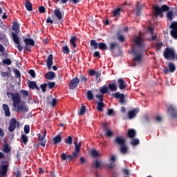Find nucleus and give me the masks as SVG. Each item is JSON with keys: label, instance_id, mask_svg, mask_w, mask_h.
<instances>
[{"label": "nucleus", "instance_id": "obj_1", "mask_svg": "<svg viewBox=\"0 0 177 177\" xmlns=\"http://www.w3.org/2000/svg\"><path fill=\"white\" fill-rule=\"evenodd\" d=\"M6 95L8 96V97L11 96L12 105L14 107H15V109H17V113H28V106L26 104V103H21V97H20V94H19V93H15L13 94V93L7 91Z\"/></svg>", "mask_w": 177, "mask_h": 177}, {"label": "nucleus", "instance_id": "obj_2", "mask_svg": "<svg viewBox=\"0 0 177 177\" xmlns=\"http://www.w3.org/2000/svg\"><path fill=\"white\" fill-rule=\"evenodd\" d=\"M153 10L155 12V15L156 16H160V17H163L164 15L162 13H164V12H167L166 17L168 21H172L175 18V13L174 12V10H169V6L166 4L162 5L161 7L156 6L153 7Z\"/></svg>", "mask_w": 177, "mask_h": 177}, {"label": "nucleus", "instance_id": "obj_3", "mask_svg": "<svg viewBox=\"0 0 177 177\" xmlns=\"http://www.w3.org/2000/svg\"><path fill=\"white\" fill-rule=\"evenodd\" d=\"M116 145L120 146V150L122 154H127L128 153V146H127V143L125 142V138H122V137H116L113 140Z\"/></svg>", "mask_w": 177, "mask_h": 177}, {"label": "nucleus", "instance_id": "obj_4", "mask_svg": "<svg viewBox=\"0 0 177 177\" xmlns=\"http://www.w3.org/2000/svg\"><path fill=\"white\" fill-rule=\"evenodd\" d=\"M163 57L166 60H175V50L167 47L163 51Z\"/></svg>", "mask_w": 177, "mask_h": 177}, {"label": "nucleus", "instance_id": "obj_5", "mask_svg": "<svg viewBox=\"0 0 177 177\" xmlns=\"http://www.w3.org/2000/svg\"><path fill=\"white\" fill-rule=\"evenodd\" d=\"M9 169V162L4 160L1 162L0 165V177H6Z\"/></svg>", "mask_w": 177, "mask_h": 177}, {"label": "nucleus", "instance_id": "obj_6", "mask_svg": "<svg viewBox=\"0 0 177 177\" xmlns=\"http://www.w3.org/2000/svg\"><path fill=\"white\" fill-rule=\"evenodd\" d=\"M12 37L13 42L17 45L19 52H23V46L21 45V43H20V38H19V36H17L16 33L12 32Z\"/></svg>", "mask_w": 177, "mask_h": 177}, {"label": "nucleus", "instance_id": "obj_7", "mask_svg": "<svg viewBox=\"0 0 177 177\" xmlns=\"http://www.w3.org/2000/svg\"><path fill=\"white\" fill-rule=\"evenodd\" d=\"M167 112L169 114L171 118H177V109L174 105H169L167 107Z\"/></svg>", "mask_w": 177, "mask_h": 177}, {"label": "nucleus", "instance_id": "obj_8", "mask_svg": "<svg viewBox=\"0 0 177 177\" xmlns=\"http://www.w3.org/2000/svg\"><path fill=\"white\" fill-rule=\"evenodd\" d=\"M80 85V78L78 77H74L71 80L68 84L69 89H77V87Z\"/></svg>", "mask_w": 177, "mask_h": 177}, {"label": "nucleus", "instance_id": "obj_9", "mask_svg": "<svg viewBox=\"0 0 177 177\" xmlns=\"http://www.w3.org/2000/svg\"><path fill=\"white\" fill-rule=\"evenodd\" d=\"M18 125V127L20 125V123L17 121H16V118H12L10 120V125L8 127V131L9 132H14L15 129H16V126Z\"/></svg>", "mask_w": 177, "mask_h": 177}, {"label": "nucleus", "instance_id": "obj_10", "mask_svg": "<svg viewBox=\"0 0 177 177\" xmlns=\"http://www.w3.org/2000/svg\"><path fill=\"white\" fill-rule=\"evenodd\" d=\"M45 138H46V130H45L43 134H38V139L40 142V143H38V145L42 146V147H45L46 145V140H45Z\"/></svg>", "mask_w": 177, "mask_h": 177}, {"label": "nucleus", "instance_id": "obj_11", "mask_svg": "<svg viewBox=\"0 0 177 177\" xmlns=\"http://www.w3.org/2000/svg\"><path fill=\"white\" fill-rule=\"evenodd\" d=\"M112 96H113L114 97L118 99V100H119V103H120V104H124V103H125V95H124L123 93H121L120 92H116V93H113L112 95Z\"/></svg>", "mask_w": 177, "mask_h": 177}, {"label": "nucleus", "instance_id": "obj_12", "mask_svg": "<svg viewBox=\"0 0 177 177\" xmlns=\"http://www.w3.org/2000/svg\"><path fill=\"white\" fill-rule=\"evenodd\" d=\"M134 41L136 45H137L140 49H143L145 46H146L143 42V39L139 36L136 37Z\"/></svg>", "mask_w": 177, "mask_h": 177}, {"label": "nucleus", "instance_id": "obj_13", "mask_svg": "<svg viewBox=\"0 0 177 177\" xmlns=\"http://www.w3.org/2000/svg\"><path fill=\"white\" fill-rule=\"evenodd\" d=\"M131 52L134 56V59H133L134 62L140 63V62H142V54H136V50L133 47L131 48Z\"/></svg>", "mask_w": 177, "mask_h": 177}, {"label": "nucleus", "instance_id": "obj_14", "mask_svg": "<svg viewBox=\"0 0 177 177\" xmlns=\"http://www.w3.org/2000/svg\"><path fill=\"white\" fill-rule=\"evenodd\" d=\"M140 109L139 108L134 109L128 112V118L129 120H132V118H135L136 117V115L138 113H139Z\"/></svg>", "mask_w": 177, "mask_h": 177}, {"label": "nucleus", "instance_id": "obj_15", "mask_svg": "<svg viewBox=\"0 0 177 177\" xmlns=\"http://www.w3.org/2000/svg\"><path fill=\"white\" fill-rule=\"evenodd\" d=\"M118 83L119 84V89H120V91L127 89V82H125L124 79H118Z\"/></svg>", "mask_w": 177, "mask_h": 177}, {"label": "nucleus", "instance_id": "obj_16", "mask_svg": "<svg viewBox=\"0 0 177 177\" xmlns=\"http://www.w3.org/2000/svg\"><path fill=\"white\" fill-rule=\"evenodd\" d=\"M27 85L30 89H37V91H40L39 87L37 85V82L29 81L27 82Z\"/></svg>", "mask_w": 177, "mask_h": 177}, {"label": "nucleus", "instance_id": "obj_17", "mask_svg": "<svg viewBox=\"0 0 177 177\" xmlns=\"http://www.w3.org/2000/svg\"><path fill=\"white\" fill-rule=\"evenodd\" d=\"M53 65V55L50 54L47 58V68L50 70V68H52Z\"/></svg>", "mask_w": 177, "mask_h": 177}, {"label": "nucleus", "instance_id": "obj_18", "mask_svg": "<svg viewBox=\"0 0 177 177\" xmlns=\"http://www.w3.org/2000/svg\"><path fill=\"white\" fill-rule=\"evenodd\" d=\"M24 42L26 45H28L29 46H35V41L32 39L26 37V38L24 39Z\"/></svg>", "mask_w": 177, "mask_h": 177}, {"label": "nucleus", "instance_id": "obj_19", "mask_svg": "<svg viewBox=\"0 0 177 177\" xmlns=\"http://www.w3.org/2000/svg\"><path fill=\"white\" fill-rule=\"evenodd\" d=\"M75 151L80 153L81 150V142L78 141V138L75 140Z\"/></svg>", "mask_w": 177, "mask_h": 177}, {"label": "nucleus", "instance_id": "obj_20", "mask_svg": "<svg viewBox=\"0 0 177 177\" xmlns=\"http://www.w3.org/2000/svg\"><path fill=\"white\" fill-rule=\"evenodd\" d=\"M55 77H56V73H55V72H52V71H49L48 73H46L45 75V78L46 80H53V78H55Z\"/></svg>", "mask_w": 177, "mask_h": 177}, {"label": "nucleus", "instance_id": "obj_21", "mask_svg": "<svg viewBox=\"0 0 177 177\" xmlns=\"http://www.w3.org/2000/svg\"><path fill=\"white\" fill-rule=\"evenodd\" d=\"M3 109L4 111L6 117H10V110L9 109V106L6 104H3Z\"/></svg>", "mask_w": 177, "mask_h": 177}, {"label": "nucleus", "instance_id": "obj_22", "mask_svg": "<svg viewBox=\"0 0 177 177\" xmlns=\"http://www.w3.org/2000/svg\"><path fill=\"white\" fill-rule=\"evenodd\" d=\"M127 136L128 138H130V139H133V138L136 136V131H135L133 129H129L128 130Z\"/></svg>", "mask_w": 177, "mask_h": 177}, {"label": "nucleus", "instance_id": "obj_23", "mask_svg": "<svg viewBox=\"0 0 177 177\" xmlns=\"http://www.w3.org/2000/svg\"><path fill=\"white\" fill-rule=\"evenodd\" d=\"M53 142L54 145H59V143H62V136L57 134L53 138Z\"/></svg>", "mask_w": 177, "mask_h": 177}, {"label": "nucleus", "instance_id": "obj_24", "mask_svg": "<svg viewBox=\"0 0 177 177\" xmlns=\"http://www.w3.org/2000/svg\"><path fill=\"white\" fill-rule=\"evenodd\" d=\"M121 12H124V10H122V8H115L113 10V15L115 17H118V16H120V15H121Z\"/></svg>", "mask_w": 177, "mask_h": 177}, {"label": "nucleus", "instance_id": "obj_25", "mask_svg": "<svg viewBox=\"0 0 177 177\" xmlns=\"http://www.w3.org/2000/svg\"><path fill=\"white\" fill-rule=\"evenodd\" d=\"M25 7L28 12L32 11V4L31 3V2H30V1L28 0L25 1Z\"/></svg>", "mask_w": 177, "mask_h": 177}, {"label": "nucleus", "instance_id": "obj_26", "mask_svg": "<svg viewBox=\"0 0 177 177\" xmlns=\"http://www.w3.org/2000/svg\"><path fill=\"white\" fill-rule=\"evenodd\" d=\"M77 36L71 37L70 39V44L74 48H77Z\"/></svg>", "mask_w": 177, "mask_h": 177}, {"label": "nucleus", "instance_id": "obj_27", "mask_svg": "<svg viewBox=\"0 0 177 177\" xmlns=\"http://www.w3.org/2000/svg\"><path fill=\"white\" fill-rule=\"evenodd\" d=\"M54 13L58 20H62L63 16L62 15V11L59 8H57L54 10Z\"/></svg>", "mask_w": 177, "mask_h": 177}, {"label": "nucleus", "instance_id": "obj_28", "mask_svg": "<svg viewBox=\"0 0 177 177\" xmlns=\"http://www.w3.org/2000/svg\"><path fill=\"white\" fill-rule=\"evenodd\" d=\"M2 151L4 153H10V151H12V148L9 147V144H4L3 145Z\"/></svg>", "mask_w": 177, "mask_h": 177}, {"label": "nucleus", "instance_id": "obj_29", "mask_svg": "<svg viewBox=\"0 0 177 177\" xmlns=\"http://www.w3.org/2000/svg\"><path fill=\"white\" fill-rule=\"evenodd\" d=\"M98 49H100V50H107L109 49V47H107L106 44L100 42L98 43Z\"/></svg>", "mask_w": 177, "mask_h": 177}, {"label": "nucleus", "instance_id": "obj_30", "mask_svg": "<svg viewBox=\"0 0 177 177\" xmlns=\"http://www.w3.org/2000/svg\"><path fill=\"white\" fill-rule=\"evenodd\" d=\"M108 88L109 91H113V92H116L117 91V84H115V81L114 83H111L108 85Z\"/></svg>", "mask_w": 177, "mask_h": 177}, {"label": "nucleus", "instance_id": "obj_31", "mask_svg": "<svg viewBox=\"0 0 177 177\" xmlns=\"http://www.w3.org/2000/svg\"><path fill=\"white\" fill-rule=\"evenodd\" d=\"M168 67H169V71L170 73H175V71L176 70V67L175 66L174 63L169 62Z\"/></svg>", "mask_w": 177, "mask_h": 177}, {"label": "nucleus", "instance_id": "obj_32", "mask_svg": "<svg viewBox=\"0 0 177 177\" xmlns=\"http://www.w3.org/2000/svg\"><path fill=\"white\" fill-rule=\"evenodd\" d=\"M12 30L15 31V32H16V34L19 33V30H20V25H19V23L14 22Z\"/></svg>", "mask_w": 177, "mask_h": 177}, {"label": "nucleus", "instance_id": "obj_33", "mask_svg": "<svg viewBox=\"0 0 177 177\" xmlns=\"http://www.w3.org/2000/svg\"><path fill=\"white\" fill-rule=\"evenodd\" d=\"M106 104H104V102H98L97 105V110L98 111H103V107H104Z\"/></svg>", "mask_w": 177, "mask_h": 177}, {"label": "nucleus", "instance_id": "obj_34", "mask_svg": "<svg viewBox=\"0 0 177 177\" xmlns=\"http://www.w3.org/2000/svg\"><path fill=\"white\" fill-rule=\"evenodd\" d=\"M21 140H22L24 145H26L27 143H28V136H27V135L26 134H21Z\"/></svg>", "mask_w": 177, "mask_h": 177}, {"label": "nucleus", "instance_id": "obj_35", "mask_svg": "<svg viewBox=\"0 0 177 177\" xmlns=\"http://www.w3.org/2000/svg\"><path fill=\"white\" fill-rule=\"evenodd\" d=\"M117 39L119 41V42H124V41H125V37L121 35V32H117Z\"/></svg>", "mask_w": 177, "mask_h": 177}, {"label": "nucleus", "instance_id": "obj_36", "mask_svg": "<svg viewBox=\"0 0 177 177\" xmlns=\"http://www.w3.org/2000/svg\"><path fill=\"white\" fill-rule=\"evenodd\" d=\"M90 45L91 46H93L94 49H97L99 48V44H97V41L96 40L91 39L90 41Z\"/></svg>", "mask_w": 177, "mask_h": 177}, {"label": "nucleus", "instance_id": "obj_37", "mask_svg": "<svg viewBox=\"0 0 177 177\" xmlns=\"http://www.w3.org/2000/svg\"><path fill=\"white\" fill-rule=\"evenodd\" d=\"M117 46H118V43H110L109 44V49L111 50V52H114V50L115 49V48H117Z\"/></svg>", "mask_w": 177, "mask_h": 177}, {"label": "nucleus", "instance_id": "obj_38", "mask_svg": "<svg viewBox=\"0 0 177 177\" xmlns=\"http://www.w3.org/2000/svg\"><path fill=\"white\" fill-rule=\"evenodd\" d=\"M86 97H87L88 100H93L95 97L93 96V93H92V91L88 90L87 91Z\"/></svg>", "mask_w": 177, "mask_h": 177}, {"label": "nucleus", "instance_id": "obj_39", "mask_svg": "<svg viewBox=\"0 0 177 177\" xmlns=\"http://www.w3.org/2000/svg\"><path fill=\"white\" fill-rule=\"evenodd\" d=\"M64 142L66 145H73V136H69L68 138L64 139Z\"/></svg>", "mask_w": 177, "mask_h": 177}, {"label": "nucleus", "instance_id": "obj_40", "mask_svg": "<svg viewBox=\"0 0 177 177\" xmlns=\"http://www.w3.org/2000/svg\"><path fill=\"white\" fill-rule=\"evenodd\" d=\"M85 113H86V106H85L84 104H82V108L80 110L79 115H84Z\"/></svg>", "mask_w": 177, "mask_h": 177}, {"label": "nucleus", "instance_id": "obj_41", "mask_svg": "<svg viewBox=\"0 0 177 177\" xmlns=\"http://www.w3.org/2000/svg\"><path fill=\"white\" fill-rule=\"evenodd\" d=\"M169 28H171V30H177V21L172 22L169 26Z\"/></svg>", "mask_w": 177, "mask_h": 177}, {"label": "nucleus", "instance_id": "obj_42", "mask_svg": "<svg viewBox=\"0 0 177 177\" xmlns=\"http://www.w3.org/2000/svg\"><path fill=\"white\" fill-rule=\"evenodd\" d=\"M107 91H109V88H107L106 86H102L100 89V92L104 95L105 93H107Z\"/></svg>", "mask_w": 177, "mask_h": 177}, {"label": "nucleus", "instance_id": "obj_43", "mask_svg": "<svg viewBox=\"0 0 177 177\" xmlns=\"http://www.w3.org/2000/svg\"><path fill=\"white\" fill-rule=\"evenodd\" d=\"M62 53L64 55H68V53H70V48L67 46H64L62 48Z\"/></svg>", "mask_w": 177, "mask_h": 177}, {"label": "nucleus", "instance_id": "obj_44", "mask_svg": "<svg viewBox=\"0 0 177 177\" xmlns=\"http://www.w3.org/2000/svg\"><path fill=\"white\" fill-rule=\"evenodd\" d=\"M131 146H138L139 145L140 141L139 139H134L130 142Z\"/></svg>", "mask_w": 177, "mask_h": 177}, {"label": "nucleus", "instance_id": "obj_45", "mask_svg": "<svg viewBox=\"0 0 177 177\" xmlns=\"http://www.w3.org/2000/svg\"><path fill=\"white\" fill-rule=\"evenodd\" d=\"M21 93L22 97L24 99H26V97H27V96H28V91H27V90H21Z\"/></svg>", "mask_w": 177, "mask_h": 177}, {"label": "nucleus", "instance_id": "obj_46", "mask_svg": "<svg viewBox=\"0 0 177 177\" xmlns=\"http://www.w3.org/2000/svg\"><path fill=\"white\" fill-rule=\"evenodd\" d=\"M3 64H7V66H10V64H12V60H10L9 58H6L3 60Z\"/></svg>", "mask_w": 177, "mask_h": 177}, {"label": "nucleus", "instance_id": "obj_47", "mask_svg": "<svg viewBox=\"0 0 177 177\" xmlns=\"http://www.w3.org/2000/svg\"><path fill=\"white\" fill-rule=\"evenodd\" d=\"M48 86L49 89H53V88H55V86H56V83L55 82H48Z\"/></svg>", "mask_w": 177, "mask_h": 177}, {"label": "nucleus", "instance_id": "obj_48", "mask_svg": "<svg viewBox=\"0 0 177 177\" xmlns=\"http://www.w3.org/2000/svg\"><path fill=\"white\" fill-rule=\"evenodd\" d=\"M170 35L174 38V39H177V30H171Z\"/></svg>", "mask_w": 177, "mask_h": 177}, {"label": "nucleus", "instance_id": "obj_49", "mask_svg": "<svg viewBox=\"0 0 177 177\" xmlns=\"http://www.w3.org/2000/svg\"><path fill=\"white\" fill-rule=\"evenodd\" d=\"M139 2H137L136 8H137V16L140 15V11L142 10V7L139 6Z\"/></svg>", "mask_w": 177, "mask_h": 177}, {"label": "nucleus", "instance_id": "obj_50", "mask_svg": "<svg viewBox=\"0 0 177 177\" xmlns=\"http://www.w3.org/2000/svg\"><path fill=\"white\" fill-rule=\"evenodd\" d=\"M24 129L25 133H26V134L30 133V125L26 124V125L24 126Z\"/></svg>", "mask_w": 177, "mask_h": 177}, {"label": "nucleus", "instance_id": "obj_51", "mask_svg": "<svg viewBox=\"0 0 177 177\" xmlns=\"http://www.w3.org/2000/svg\"><path fill=\"white\" fill-rule=\"evenodd\" d=\"M162 42H159V43H157L156 44V50H160V49H161V48H162Z\"/></svg>", "mask_w": 177, "mask_h": 177}, {"label": "nucleus", "instance_id": "obj_52", "mask_svg": "<svg viewBox=\"0 0 177 177\" xmlns=\"http://www.w3.org/2000/svg\"><path fill=\"white\" fill-rule=\"evenodd\" d=\"M78 153H80V152H77V151H75L74 152H73L72 154L71 155V158L73 160H75V158H77Z\"/></svg>", "mask_w": 177, "mask_h": 177}, {"label": "nucleus", "instance_id": "obj_53", "mask_svg": "<svg viewBox=\"0 0 177 177\" xmlns=\"http://www.w3.org/2000/svg\"><path fill=\"white\" fill-rule=\"evenodd\" d=\"M80 78L81 80V82H86V81H88V78H86V75H80Z\"/></svg>", "mask_w": 177, "mask_h": 177}, {"label": "nucleus", "instance_id": "obj_54", "mask_svg": "<svg viewBox=\"0 0 177 177\" xmlns=\"http://www.w3.org/2000/svg\"><path fill=\"white\" fill-rule=\"evenodd\" d=\"M106 136H108L109 138H111V136H113V131L110 129H106Z\"/></svg>", "mask_w": 177, "mask_h": 177}, {"label": "nucleus", "instance_id": "obj_55", "mask_svg": "<svg viewBox=\"0 0 177 177\" xmlns=\"http://www.w3.org/2000/svg\"><path fill=\"white\" fill-rule=\"evenodd\" d=\"M14 73L17 78H20L21 77V74L20 73V71L18 69H15Z\"/></svg>", "mask_w": 177, "mask_h": 177}, {"label": "nucleus", "instance_id": "obj_56", "mask_svg": "<svg viewBox=\"0 0 177 177\" xmlns=\"http://www.w3.org/2000/svg\"><path fill=\"white\" fill-rule=\"evenodd\" d=\"M28 74H30L32 78H35V71L30 69L28 71Z\"/></svg>", "mask_w": 177, "mask_h": 177}, {"label": "nucleus", "instance_id": "obj_57", "mask_svg": "<svg viewBox=\"0 0 177 177\" xmlns=\"http://www.w3.org/2000/svg\"><path fill=\"white\" fill-rule=\"evenodd\" d=\"M46 86H48V84L46 83L40 85L42 92H46Z\"/></svg>", "mask_w": 177, "mask_h": 177}, {"label": "nucleus", "instance_id": "obj_58", "mask_svg": "<svg viewBox=\"0 0 177 177\" xmlns=\"http://www.w3.org/2000/svg\"><path fill=\"white\" fill-rule=\"evenodd\" d=\"M50 104H51V106H53V107H55V106H56V104H57V99L56 98H53L51 102H49Z\"/></svg>", "mask_w": 177, "mask_h": 177}, {"label": "nucleus", "instance_id": "obj_59", "mask_svg": "<svg viewBox=\"0 0 177 177\" xmlns=\"http://www.w3.org/2000/svg\"><path fill=\"white\" fill-rule=\"evenodd\" d=\"M142 121L144 124H147V122H150V118L147 115H145L143 118Z\"/></svg>", "mask_w": 177, "mask_h": 177}, {"label": "nucleus", "instance_id": "obj_60", "mask_svg": "<svg viewBox=\"0 0 177 177\" xmlns=\"http://www.w3.org/2000/svg\"><path fill=\"white\" fill-rule=\"evenodd\" d=\"M91 156H92L93 157H98V156H99V153H98L97 151H96V150H93V151H91Z\"/></svg>", "mask_w": 177, "mask_h": 177}, {"label": "nucleus", "instance_id": "obj_61", "mask_svg": "<svg viewBox=\"0 0 177 177\" xmlns=\"http://www.w3.org/2000/svg\"><path fill=\"white\" fill-rule=\"evenodd\" d=\"M67 154H66L65 153H62L61 154V159L62 161H66V160H67Z\"/></svg>", "mask_w": 177, "mask_h": 177}, {"label": "nucleus", "instance_id": "obj_62", "mask_svg": "<svg viewBox=\"0 0 177 177\" xmlns=\"http://www.w3.org/2000/svg\"><path fill=\"white\" fill-rule=\"evenodd\" d=\"M93 165L95 168H100V162L99 160H95V162H93Z\"/></svg>", "mask_w": 177, "mask_h": 177}, {"label": "nucleus", "instance_id": "obj_63", "mask_svg": "<svg viewBox=\"0 0 177 177\" xmlns=\"http://www.w3.org/2000/svg\"><path fill=\"white\" fill-rule=\"evenodd\" d=\"M39 13H45V7L43 6L39 7Z\"/></svg>", "mask_w": 177, "mask_h": 177}, {"label": "nucleus", "instance_id": "obj_64", "mask_svg": "<svg viewBox=\"0 0 177 177\" xmlns=\"http://www.w3.org/2000/svg\"><path fill=\"white\" fill-rule=\"evenodd\" d=\"M96 99H98V100H100V102H103V95H95Z\"/></svg>", "mask_w": 177, "mask_h": 177}]
</instances>
